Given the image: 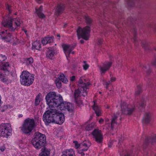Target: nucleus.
Instances as JSON below:
<instances>
[{
	"label": "nucleus",
	"instance_id": "nucleus-1",
	"mask_svg": "<svg viewBox=\"0 0 156 156\" xmlns=\"http://www.w3.org/2000/svg\"><path fill=\"white\" fill-rule=\"evenodd\" d=\"M45 99L47 104L50 108L59 107L61 110H67L69 112H73L74 107L69 102H63L62 96L57 95L55 92H50L46 96Z\"/></svg>",
	"mask_w": 156,
	"mask_h": 156
},
{
	"label": "nucleus",
	"instance_id": "nucleus-2",
	"mask_svg": "<svg viewBox=\"0 0 156 156\" xmlns=\"http://www.w3.org/2000/svg\"><path fill=\"white\" fill-rule=\"evenodd\" d=\"M84 18L86 24L89 26H87L83 29L79 27L76 31L79 39L81 37L82 38L85 40H87L89 39V34L90 31V26L91 25L93 20L90 17L87 15L85 16Z\"/></svg>",
	"mask_w": 156,
	"mask_h": 156
},
{
	"label": "nucleus",
	"instance_id": "nucleus-3",
	"mask_svg": "<svg viewBox=\"0 0 156 156\" xmlns=\"http://www.w3.org/2000/svg\"><path fill=\"white\" fill-rule=\"evenodd\" d=\"M90 84L87 82V83H84L81 79L80 78L78 82V88L75 89L74 92V97L75 101L76 103L78 104V102L80 103V101L77 100L79 97H81V93H82V95L83 97L86 96L87 95V89L88 88V87Z\"/></svg>",
	"mask_w": 156,
	"mask_h": 156
},
{
	"label": "nucleus",
	"instance_id": "nucleus-4",
	"mask_svg": "<svg viewBox=\"0 0 156 156\" xmlns=\"http://www.w3.org/2000/svg\"><path fill=\"white\" fill-rule=\"evenodd\" d=\"M34 136L31 140V143L36 149H39L44 146L46 143L45 134L37 132L35 133Z\"/></svg>",
	"mask_w": 156,
	"mask_h": 156
},
{
	"label": "nucleus",
	"instance_id": "nucleus-5",
	"mask_svg": "<svg viewBox=\"0 0 156 156\" xmlns=\"http://www.w3.org/2000/svg\"><path fill=\"white\" fill-rule=\"evenodd\" d=\"M35 126V122L33 119L28 118L24 121L21 127L22 132L25 134L30 135Z\"/></svg>",
	"mask_w": 156,
	"mask_h": 156
},
{
	"label": "nucleus",
	"instance_id": "nucleus-6",
	"mask_svg": "<svg viewBox=\"0 0 156 156\" xmlns=\"http://www.w3.org/2000/svg\"><path fill=\"white\" fill-rule=\"evenodd\" d=\"M20 77L21 83L25 86H29L32 84L34 80V75L27 71H23Z\"/></svg>",
	"mask_w": 156,
	"mask_h": 156
},
{
	"label": "nucleus",
	"instance_id": "nucleus-7",
	"mask_svg": "<svg viewBox=\"0 0 156 156\" xmlns=\"http://www.w3.org/2000/svg\"><path fill=\"white\" fill-rule=\"evenodd\" d=\"M55 109H51L46 111L43 114V120L46 125H48L51 122H54V114Z\"/></svg>",
	"mask_w": 156,
	"mask_h": 156
},
{
	"label": "nucleus",
	"instance_id": "nucleus-8",
	"mask_svg": "<svg viewBox=\"0 0 156 156\" xmlns=\"http://www.w3.org/2000/svg\"><path fill=\"white\" fill-rule=\"evenodd\" d=\"M14 21V19L10 17L7 19L4 20L2 22V23L4 27L9 28V30L11 31H14L15 29L18 27L20 26V23L18 21H16L14 22L13 27L12 26V22Z\"/></svg>",
	"mask_w": 156,
	"mask_h": 156
},
{
	"label": "nucleus",
	"instance_id": "nucleus-9",
	"mask_svg": "<svg viewBox=\"0 0 156 156\" xmlns=\"http://www.w3.org/2000/svg\"><path fill=\"white\" fill-rule=\"evenodd\" d=\"M11 130L9 123L2 124L0 126V135L2 136L8 138L11 134Z\"/></svg>",
	"mask_w": 156,
	"mask_h": 156
},
{
	"label": "nucleus",
	"instance_id": "nucleus-10",
	"mask_svg": "<svg viewBox=\"0 0 156 156\" xmlns=\"http://www.w3.org/2000/svg\"><path fill=\"white\" fill-rule=\"evenodd\" d=\"M122 114L131 115L135 110L134 108L132 107L131 106L126 102H123L121 105Z\"/></svg>",
	"mask_w": 156,
	"mask_h": 156
},
{
	"label": "nucleus",
	"instance_id": "nucleus-11",
	"mask_svg": "<svg viewBox=\"0 0 156 156\" xmlns=\"http://www.w3.org/2000/svg\"><path fill=\"white\" fill-rule=\"evenodd\" d=\"M92 134L95 141L98 144H101L102 143L103 138L101 130L99 129H95Z\"/></svg>",
	"mask_w": 156,
	"mask_h": 156
},
{
	"label": "nucleus",
	"instance_id": "nucleus-12",
	"mask_svg": "<svg viewBox=\"0 0 156 156\" xmlns=\"http://www.w3.org/2000/svg\"><path fill=\"white\" fill-rule=\"evenodd\" d=\"M54 114V122L59 125L62 124L64 121L65 116L63 114L59 112L55 109Z\"/></svg>",
	"mask_w": 156,
	"mask_h": 156
},
{
	"label": "nucleus",
	"instance_id": "nucleus-13",
	"mask_svg": "<svg viewBox=\"0 0 156 156\" xmlns=\"http://www.w3.org/2000/svg\"><path fill=\"white\" fill-rule=\"evenodd\" d=\"M10 31H11L9 30V28L8 30L2 31L0 34L1 37L2 39L5 40L7 42H9L12 38Z\"/></svg>",
	"mask_w": 156,
	"mask_h": 156
},
{
	"label": "nucleus",
	"instance_id": "nucleus-14",
	"mask_svg": "<svg viewBox=\"0 0 156 156\" xmlns=\"http://www.w3.org/2000/svg\"><path fill=\"white\" fill-rule=\"evenodd\" d=\"M112 63V62H106L103 64L102 66L100 67V70L102 75H104L109 69Z\"/></svg>",
	"mask_w": 156,
	"mask_h": 156
},
{
	"label": "nucleus",
	"instance_id": "nucleus-15",
	"mask_svg": "<svg viewBox=\"0 0 156 156\" xmlns=\"http://www.w3.org/2000/svg\"><path fill=\"white\" fill-rule=\"evenodd\" d=\"M76 45V44L69 45L63 44L62 45V47L65 54L68 53L69 55L70 54L72 50L75 48Z\"/></svg>",
	"mask_w": 156,
	"mask_h": 156
},
{
	"label": "nucleus",
	"instance_id": "nucleus-16",
	"mask_svg": "<svg viewBox=\"0 0 156 156\" xmlns=\"http://www.w3.org/2000/svg\"><path fill=\"white\" fill-rule=\"evenodd\" d=\"M65 8V5L62 3L58 4L55 9V15L58 16L62 14Z\"/></svg>",
	"mask_w": 156,
	"mask_h": 156
},
{
	"label": "nucleus",
	"instance_id": "nucleus-17",
	"mask_svg": "<svg viewBox=\"0 0 156 156\" xmlns=\"http://www.w3.org/2000/svg\"><path fill=\"white\" fill-rule=\"evenodd\" d=\"M156 143V135H154L150 138H146L143 146L144 147L146 148L148 145L150 144H154Z\"/></svg>",
	"mask_w": 156,
	"mask_h": 156
},
{
	"label": "nucleus",
	"instance_id": "nucleus-18",
	"mask_svg": "<svg viewBox=\"0 0 156 156\" xmlns=\"http://www.w3.org/2000/svg\"><path fill=\"white\" fill-rule=\"evenodd\" d=\"M119 114L120 112H117L116 114H114L112 115L111 122V129L112 130H113L114 129L115 124H117V122H116L117 118L118 117V115H119Z\"/></svg>",
	"mask_w": 156,
	"mask_h": 156
},
{
	"label": "nucleus",
	"instance_id": "nucleus-19",
	"mask_svg": "<svg viewBox=\"0 0 156 156\" xmlns=\"http://www.w3.org/2000/svg\"><path fill=\"white\" fill-rule=\"evenodd\" d=\"M91 145V143L89 141H85L80 144V147H85L80 150L79 151V153L80 154V153L83 151H86L88 150L89 147Z\"/></svg>",
	"mask_w": 156,
	"mask_h": 156
},
{
	"label": "nucleus",
	"instance_id": "nucleus-20",
	"mask_svg": "<svg viewBox=\"0 0 156 156\" xmlns=\"http://www.w3.org/2000/svg\"><path fill=\"white\" fill-rule=\"evenodd\" d=\"M151 119V114L150 112H146L143 117L142 121L143 123L147 124L149 123Z\"/></svg>",
	"mask_w": 156,
	"mask_h": 156
},
{
	"label": "nucleus",
	"instance_id": "nucleus-21",
	"mask_svg": "<svg viewBox=\"0 0 156 156\" xmlns=\"http://www.w3.org/2000/svg\"><path fill=\"white\" fill-rule=\"evenodd\" d=\"M93 102H94V104L93 107V108L95 111L96 115L98 116H101V108L95 103V101H94Z\"/></svg>",
	"mask_w": 156,
	"mask_h": 156
},
{
	"label": "nucleus",
	"instance_id": "nucleus-22",
	"mask_svg": "<svg viewBox=\"0 0 156 156\" xmlns=\"http://www.w3.org/2000/svg\"><path fill=\"white\" fill-rule=\"evenodd\" d=\"M54 37H45L41 41V42L43 45H45L48 43H50L53 41Z\"/></svg>",
	"mask_w": 156,
	"mask_h": 156
},
{
	"label": "nucleus",
	"instance_id": "nucleus-23",
	"mask_svg": "<svg viewBox=\"0 0 156 156\" xmlns=\"http://www.w3.org/2000/svg\"><path fill=\"white\" fill-rule=\"evenodd\" d=\"M41 152L40 153L39 156H49L50 150L44 147L41 149Z\"/></svg>",
	"mask_w": 156,
	"mask_h": 156
},
{
	"label": "nucleus",
	"instance_id": "nucleus-24",
	"mask_svg": "<svg viewBox=\"0 0 156 156\" xmlns=\"http://www.w3.org/2000/svg\"><path fill=\"white\" fill-rule=\"evenodd\" d=\"M62 153V156H75L74 152L72 149L66 150Z\"/></svg>",
	"mask_w": 156,
	"mask_h": 156
},
{
	"label": "nucleus",
	"instance_id": "nucleus-25",
	"mask_svg": "<svg viewBox=\"0 0 156 156\" xmlns=\"http://www.w3.org/2000/svg\"><path fill=\"white\" fill-rule=\"evenodd\" d=\"M36 12L38 16L40 18H44L45 16L42 12L43 11L42 6H41L38 9H36Z\"/></svg>",
	"mask_w": 156,
	"mask_h": 156
},
{
	"label": "nucleus",
	"instance_id": "nucleus-26",
	"mask_svg": "<svg viewBox=\"0 0 156 156\" xmlns=\"http://www.w3.org/2000/svg\"><path fill=\"white\" fill-rule=\"evenodd\" d=\"M146 101L144 98H142L140 101L138 102L137 105V107L140 109L141 108H143L146 106Z\"/></svg>",
	"mask_w": 156,
	"mask_h": 156
},
{
	"label": "nucleus",
	"instance_id": "nucleus-27",
	"mask_svg": "<svg viewBox=\"0 0 156 156\" xmlns=\"http://www.w3.org/2000/svg\"><path fill=\"white\" fill-rule=\"evenodd\" d=\"M41 47V45L39 41H36L32 44V49L39 50Z\"/></svg>",
	"mask_w": 156,
	"mask_h": 156
},
{
	"label": "nucleus",
	"instance_id": "nucleus-28",
	"mask_svg": "<svg viewBox=\"0 0 156 156\" xmlns=\"http://www.w3.org/2000/svg\"><path fill=\"white\" fill-rule=\"evenodd\" d=\"M48 49V50L46 52V57L47 58L52 59L54 58L55 52L53 50H50L49 48Z\"/></svg>",
	"mask_w": 156,
	"mask_h": 156
},
{
	"label": "nucleus",
	"instance_id": "nucleus-29",
	"mask_svg": "<svg viewBox=\"0 0 156 156\" xmlns=\"http://www.w3.org/2000/svg\"><path fill=\"white\" fill-rule=\"evenodd\" d=\"M42 97V94L41 93H39L36 96L35 98L34 104L35 106L38 105L41 101Z\"/></svg>",
	"mask_w": 156,
	"mask_h": 156
},
{
	"label": "nucleus",
	"instance_id": "nucleus-30",
	"mask_svg": "<svg viewBox=\"0 0 156 156\" xmlns=\"http://www.w3.org/2000/svg\"><path fill=\"white\" fill-rule=\"evenodd\" d=\"M58 80L62 81L63 83H67L68 82V80H67L66 77H65L64 75L63 74H61L60 75H58Z\"/></svg>",
	"mask_w": 156,
	"mask_h": 156
},
{
	"label": "nucleus",
	"instance_id": "nucleus-31",
	"mask_svg": "<svg viewBox=\"0 0 156 156\" xmlns=\"http://www.w3.org/2000/svg\"><path fill=\"white\" fill-rule=\"evenodd\" d=\"M2 69L5 72H9L10 66L8 62H5L2 64Z\"/></svg>",
	"mask_w": 156,
	"mask_h": 156
},
{
	"label": "nucleus",
	"instance_id": "nucleus-32",
	"mask_svg": "<svg viewBox=\"0 0 156 156\" xmlns=\"http://www.w3.org/2000/svg\"><path fill=\"white\" fill-rule=\"evenodd\" d=\"M142 46L143 48L146 51H148L151 50V49L149 46L148 44L145 41H143L142 42Z\"/></svg>",
	"mask_w": 156,
	"mask_h": 156
},
{
	"label": "nucleus",
	"instance_id": "nucleus-33",
	"mask_svg": "<svg viewBox=\"0 0 156 156\" xmlns=\"http://www.w3.org/2000/svg\"><path fill=\"white\" fill-rule=\"evenodd\" d=\"M0 80L3 83H7L8 81V79L5 76L2 74H0Z\"/></svg>",
	"mask_w": 156,
	"mask_h": 156
},
{
	"label": "nucleus",
	"instance_id": "nucleus-34",
	"mask_svg": "<svg viewBox=\"0 0 156 156\" xmlns=\"http://www.w3.org/2000/svg\"><path fill=\"white\" fill-rule=\"evenodd\" d=\"M136 0H126L127 5L129 7H133L134 5L135 2Z\"/></svg>",
	"mask_w": 156,
	"mask_h": 156
},
{
	"label": "nucleus",
	"instance_id": "nucleus-35",
	"mask_svg": "<svg viewBox=\"0 0 156 156\" xmlns=\"http://www.w3.org/2000/svg\"><path fill=\"white\" fill-rule=\"evenodd\" d=\"M142 92L141 87L140 85H137L136 89L135 91V94L136 95H139Z\"/></svg>",
	"mask_w": 156,
	"mask_h": 156
},
{
	"label": "nucleus",
	"instance_id": "nucleus-36",
	"mask_svg": "<svg viewBox=\"0 0 156 156\" xmlns=\"http://www.w3.org/2000/svg\"><path fill=\"white\" fill-rule=\"evenodd\" d=\"M24 61L27 64L29 65L31 64L33 62L34 60L32 58L30 57L25 59Z\"/></svg>",
	"mask_w": 156,
	"mask_h": 156
},
{
	"label": "nucleus",
	"instance_id": "nucleus-37",
	"mask_svg": "<svg viewBox=\"0 0 156 156\" xmlns=\"http://www.w3.org/2000/svg\"><path fill=\"white\" fill-rule=\"evenodd\" d=\"M94 124L91 123L90 124L86 126L85 129L86 131H90L94 128Z\"/></svg>",
	"mask_w": 156,
	"mask_h": 156
},
{
	"label": "nucleus",
	"instance_id": "nucleus-38",
	"mask_svg": "<svg viewBox=\"0 0 156 156\" xmlns=\"http://www.w3.org/2000/svg\"><path fill=\"white\" fill-rule=\"evenodd\" d=\"M148 67L146 66H143V69L146 72V73L147 75L149 74L151 72V70L150 69L149 67Z\"/></svg>",
	"mask_w": 156,
	"mask_h": 156
},
{
	"label": "nucleus",
	"instance_id": "nucleus-39",
	"mask_svg": "<svg viewBox=\"0 0 156 156\" xmlns=\"http://www.w3.org/2000/svg\"><path fill=\"white\" fill-rule=\"evenodd\" d=\"M7 58L6 57L5 55L0 54V62L4 61Z\"/></svg>",
	"mask_w": 156,
	"mask_h": 156
},
{
	"label": "nucleus",
	"instance_id": "nucleus-40",
	"mask_svg": "<svg viewBox=\"0 0 156 156\" xmlns=\"http://www.w3.org/2000/svg\"><path fill=\"white\" fill-rule=\"evenodd\" d=\"M56 84L57 87L58 88H60L62 86L61 81L59 80H57V79L56 80Z\"/></svg>",
	"mask_w": 156,
	"mask_h": 156
},
{
	"label": "nucleus",
	"instance_id": "nucleus-41",
	"mask_svg": "<svg viewBox=\"0 0 156 156\" xmlns=\"http://www.w3.org/2000/svg\"><path fill=\"white\" fill-rule=\"evenodd\" d=\"M83 62L84 63V65L83 66V69L86 70L88 69L89 67V65L86 63V62L85 61H83Z\"/></svg>",
	"mask_w": 156,
	"mask_h": 156
},
{
	"label": "nucleus",
	"instance_id": "nucleus-42",
	"mask_svg": "<svg viewBox=\"0 0 156 156\" xmlns=\"http://www.w3.org/2000/svg\"><path fill=\"white\" fill-rule=\"evenodd\" d=\"M134 37L133 38V40L134 41V42H136V30L135 29H134Z\"/></svg>",
	"mask_w": 156,
	"mask_h": 156
},
{
	"label": "nucleus",
	"instance_id": "nucleus-43",
	"mask_svg": "<svg viewBox=\"0 0 156 156\" xmlns=\"http://www.w3.org/2000/svg\"><path fill=\"white\" fill-rule=\"evenodd\" d=\"M73 143L75 144V147L76 148H78L79 147H80V144H78V142L77 141H74Z\"/></svg>",
	"mask_w": 156,
	"mask_h": 156
},
{
	"label": "nucleus",
	"instance_id": "nucleus-44",
	"mask_svg": "<svg viewBox=\"0 0 156 156\" xmlns=\"http://www.w3.org/2000/svg\"><path fill=\"white\" fill-rule=\"evenodd\" d=\"M103 42L102 39L101 38H99L98 39V45H101L102 44Z\"/></svg>",
	"mask_w": 156,
	"mask_h": 156
},
{
	"label": "nucleus",
	"instance_id": "nucleus-45",
	"mask_svg": "<svg viewBox=\"0 0 156 156\" xmlns=\"http://www.w3.org/2000/svg\"><path fill=\"white\" fill-rule=\"evenodd\" d=\"M6 9L8 10L9 14H10L11 12V7L9 5H7V6L6 7Z\"/></svg>",
	"mask_w": 156,
	"mask_h": 156
},
{
	"label": "nucleus",
	"instance_id": "nucleus-46",
	"mask_svg": "<svg viewBox=\"0 0 156 156\" xmlns=\"http://www.w3.org/2000/svg\"><path fill=\"white\" fill-rule=\"evenodd\" d=\"M133 20V19L131 17H130L128 18L127 19L128 23H132Z\"/></svg>",
	"mask_w": 156,
	"mask_h": 156
},
{
	"label": "nucleus",
	"instance_id": "nucleus-47",
	"mask_svg": "<svg viewBox=\"0 0 156 156\" xmlns=\"http://www.w3.org/2000/svg\"><path fill=\"white\" fill-rule=\"evenodd\" d=\"M151 64L152 66L156 67V58H155L154 60L151 62Z\"/></svg>",
	"mask_w": 156,
	"mask_h": 156
},
{
	"label": "nucleus",
	"instance_id": "nucleus-48",
	"mask_svg": "<svg viewBox=\"0 0 156 156\" xmlns=\"http://www.w3.org/2000/svg\"><path fill=\"white\" fill-rule=\"evenodd\" d=\"M116 78L115 77H111V79H110V81L111 82H113L114 81H115L116 80Z\"/></svg>",
	"mask_w": 156,
	"mask_h": 156
},
{
	"label": "nucleus",
	"instance_id": "nucleus-49",
	"mask_svg": "<svg viewBox=\"0 0 156 156\" xmlns=\"http://www.w3.org/2000/svg\"><path fill=\"white\" fill-rule=\"evenodd\" d=\"M5 149V147L4 146L1 147L0 148V149L2 151H4Z\"/></svg>",
	"mask_w": 156,
	"mask_h": 156
},
{
	"label": "nucleus",
	"instance_id": "nucleus-50",
	"mask_svg": "<svg viewBox=\"0 0 156 156\" xmlns=\"http://www.w3.org/2000/svg\"><path fill=\"white\" fill-rule=\"evenodd\" d=\"M112 141H110L109 142L108 144V146L109 147H112Z\"/></svg>",
	"mask_w": 156,
	"mask_h": 156
},
{
	"label": "nucleus",
	"instance_id": "nucleus-51",
	"mask_svg": "<svg viewBox=\"0 0 156 156\" xmlns=\"http://www.w3.org/2000/svg\"><path fill=\"white\" fill-rule=\"evenodd\" d=\"M104 121V119H102L101 118L99 121V122L100 124H102L103 122Z\"/></svg>",
	"mask_w": 156,
	"mask_h": 156
},
{
	"label": "nucleus",
	"instance_id": "nucleus-52",
	"mask_svg": "<svg viewBox=\"0 0 156 156\" xmlns=\"http://www.w3.org/2000/svg\"><path fill=\"white\" fill-rule=\"evenodd\" d=\"M75 79V76H72L70 80L72 81H74Z\"/></svg>",
	"mask_w": 156,
	"mask_h": 156
},
{
	"label": "nucleus",
	"instance_id": "nucleus-53",
	"mask_svg": "<svg viewBox=\"0 0 156 156\" xmlns=\"http://www.w3.org/2000/svg\"><path fill=\"white\" fill-rule=\"evenodd\" d=\"M123 140V138L122 137H121L120 138V139H119V142H122Z\"/></svg>",
	"mask_w": 156,
	"mask_h": 156
},
{
	"label": "nucleus",
	"instance_id": "nucleus-54",
	"mask_svg": "<svg viewBox=\"0 0 156 156\" xmlns=\"http://www.w3.org/2000/svg\"><path fill=\"white\" fill-rule=\"evenodd\" d=\"M111 81H108V82L106 83V85L107 86L109 85L111 83Z\"/></svg>",
	"mask_w": 156,
	"mask_h": 156
},
{
	"label": "nucleus",
	"instance_id": "nucleus-55",
	"mask_svg": "<svg viewBox=\"0 0 156 156\" xmlns=\"http://www.w3.org/2000/svg\"><path fill=\"white\" fill-rule=\"evenodd\" d=\"M80 43L81 44H83L84 43V41L83 40H81L80 41Z\"/></svg>",
	"mask_w": 156,
	"mask_h": 156
},
{
	"label": "nucleus",
	"instance_id": "nucleus-56",
	"mask_svg": "<svg viewBox=\"0 0 156 156\" xmlns=\"http://www.w3.org/2000/svg\"><path fill=\"white\" fill-rule=\"evenodd\" d=\"M80 154L81 156H83L85 154L83 152H82L80 153Z\"/></svg>",
	"mask_w": 156,
	"mask_h": 156
},
{
	"label": "nucleus",
	"instance_id": "nucleus-57",
	"mask_svg": "<svg viewBox=\"0 0 156 156\" xmlns=\"http://www.w3.org/2000/svg\"><path fill=\"white\" fill-rule=\"evenodd\" d=\"M106 9L105 8L104 9V16L105 15V13L106 12Z\"/></svg>",
	"mask_w": 156,
	"mask_h": 156
},
{
	"label": "nucleus",
	"instance_id": "nucleus-58",
	"mask_svg": "<svg viewBox=\"0 0 156 156\" xmlns=\"http://www.w3.org/2000/svg\"><path fill=\"white\" fill-rule=\"evenodd\" d=\"M23 116V115L22 114H20L19 115V117H21Z\"/></svg>",
	"mask_w": 156,
	"mask_h": 156
},
{
	"label": "nucleus",
	"instance_id": "nucleus-59",
	"mask_svg": "<svg viewBox=\"0 0 156 156\" xmlns=\"http://www.w3.org/2000/svg\"><path fill=\"white\" fill-rule=\"evenodd\" d=\"M57 37H60V36L59 34H58L57 35Z\"/></svg>",
	"mask_w": 156,
	"mask_h": 156
},
{
	"label": "nucleus",
	"instance_id": "nucleus-60",
	"mask_svg": "<svg viewBox=\"0 0 156 156\" xmlns=\"http://www.w3.org/2000/svg\"><path fill=\"white\" fill-rule=\"evenodd\" d=\"M24 32H25V33L27 34V30H24Z\"/></svg>",
	"mask_w": 156,
	"mask_h": 156
},
{
	"label": "nucleus",
	"instance_id": "nucleus-61",
	"mask_svg": "<svg viewBox=\"0 0 156 156\" xmlns=\"http://www.w3.org/2000/svg\"><path fill=\"white\" fill-rule=\"evenodd\" d=\"M108 121H109V119H107L106 120V122H108Z\"/></svg>",
	"mask_w": 156,
	"mask_h": 156
},
{
	"label": "nucleus",
	"instance_id": "nucleus-62",
	"mask_svg": "<svg viewBox=\"0 0 156 156\" xmlns=\"http://www.w3.org/2000/svg\"><path fill=\"white\" fill-rule=\"evenodd\" d=\"M120 120H122V117H121V115H120Z\"/></svg>",
	"mask_w": 156,
	"mask_h": 156
},
{
	"label": "nucleus",
	"instance_id": "nucleus-63",
	"mask_svg": "<svg viewBox=\"0 0 156 156\" xmlns=\"http://www.w3.org/2000/svg\"><path fill=\"white\" fill-rule=\"evenodd\" d=\"M41 0H36V1L37 2H39V1H41Z\"/></svg>",
	"mask_w": 156,
	"mask_h": 156
},
{
	"label": "nucleus",
	"instance_id": "nucleus-64",
	"mask_svg": "<svg viewBox=\"0 0 156 156\" xmlns=\"http://www.w3.org/2000/svg\"><path fill=\"white\" fill-rule=\"evenodd\" d=\"M154 31L156 33V29H155V30H154Z\"/></svg>",
	"mask_w": 156,
	"mask_h": 156
}]
</instances>
